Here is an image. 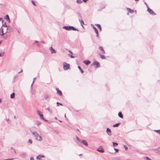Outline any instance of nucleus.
I'll list each match as a JSON object with an SVG mask.
<instances>
[{
    "label": "nucleus",
    "instance_id": "a19ab883",
    "mask_svg": "<svg viewBox=\"0 0 160 160\" xmlns=\"http://www.w3.org/2000/svg\"><path fill=\"white\" fill-rule=\"evenodd\" d=\"M31 92L33 94H35V91H34V90H32V88H31Z\"/></svg>",
    "mask_w": 160,
    "mask_h": 160
},
{
    "label": "nucleus",
    "instance_id": "338daca9",
    "mask_svg": "<svg viewBox=\"0 0 160 160\" xmlns=\"http://www.w3.org/2000/svg\"><path fill=\"white\" fill-rule=\"evenodd\" d=\"M22 70H21V71H20V72H18V73H21V72H22Z\"/></svg>",
    "mask_w": 160,
    "mask_h": 160
},
{
    "label": "nucleus",
    "instance_id": "6e6552de",
    "mask_svg": "<svg viewBox=\"0 0 160 160\" xmlns=\"http://www.w3.org/2000/svg\"><path fill=\"white\" fill-rule=\"evenodd\" d=\"M106 132L108 135L109 136H111L112 135L111 131L109 128H107Z\"/></svg>",
    "mask_w": 160,
    "mask_h": 160
},
{
    "label": "nucleus",
    "instance_id": "5701e85b",
    "mask_svg": "<svg viewBox=\"0 0 160 160\" xmlns=\"http://www.w3.org/2000/svg\"><path fill=\"white\" fill-rule=\"evenodd\" d=\"M78 68L79 69V70H80L81 72L82 73L84 72V71L82 69L81 67L80 66H78Z\"/></svg>",
    "mask_w": 160,
    "mask_h": 160
},
{
    "label": "nucleus",
    "instance_id": "473e14b6",
    "mask_svg": "<svg viewBox=\"0 0 160 160\" xmlns=\"http://www.w3.org/2000/svg\"><path fill=\"white\" fill-rule=\"evenodd\" d=\"M18 76L17 75H15L14 76L13 78V82H14L15 81L16 79L17 78Z\"/></svg>",
    "mask_w": 160,
    "mask_h": 160
},
{
    "label": "nucleus",
    "instance_id": "6ab92c4d",
    "mask_svg": "<svg viewBox=\"0 0 160 160\" xmlns=\"http://www.w3.org/2000/svg\"><path fill=\"white\" fill-rule=\"evenodd\" d=\"M95 25L99 29V30L101 31H102V28L101 26V25L99 24H95Z\"/></svg>",
    "mask_w": 160,
    "mask_h": 160
},
{
    "label": "nucleus",
    "instance_id": "f257e3e1",
    "mask_svg": "<svg viewBox=\"0 0 160 160\" xmlns=\"http://www.w3.org/2000/svg\"><path fill=\"white\" fill-rule=\"evenodd\" d=\"M62 28L63 29H65L67 31H69L71 30H72L73 31H79V30L77 28H76L75 27H74L73 26H64L62 27Z\"/></svg>",
    "mask_w": 160,
    "mask_h": 160
},
{
    "label": "nucleus",
    "instance_id": "79ce46f5",
    "mask_svg": "<svg viewBox=\"0 0 160 160\" xmlns=\"http://www.w3.org/2000/svg\"><path fill=\"white\" fill-rule=\"evenodd\" d=\"M37 113L39 115L42 114L41 112L39 110H38L37 111Z\"/></svg>",
    "mask_w": 160,
    "mask_h": 160
},
{
    "label": "nucleus",
    "instance_id": "f3484780",
    "mask_svg": "<svg viewBox=\"0 0 160 160\" xmlns=\"http://www.w3.org/2000/svg\"><path fill=\"white\" fill-rule=\"evenodd\" d=\"M118 116L121 118H123V115L121 112H119L118 113Z\"/></svg>",
    "mask_w": 160,
    "mask_h": 160
},
{
    "label": "nucleus",
    "instance_id": "3c124183",
    "mask_svg": "<svg viewBox=\"0 0 160 160\" xmlns=\"http://www.w3.org/2000/svg\"><path fill=\"white\" fill-rule=\"evenodd\" d=\"M2 21V23H3V22H4V20H3L2 18H0V21Z\"/></svg>",
    "mask_w": 160,
    "mask_h": 160
},
{
    "label": "nucleus",
    "instance_id": "9d476101",
    "mask_svg": "<svg viewBox=\"0 0 160 160\" xmlns=\"http://www.w3.org/2000/svg\"><path fill=\"white\" fill-rule=\"evenodd\" d=\"M45 156L43 155L39 154L38 156H37L36 157V159L37 160H42V159H41V158H44Z\"/></svg>",
    "mask_w": 160,
    "mask_h": 160
},
{
    "label": "nucleus",
    "instance_id": "13d9d810",
    "mask_svg": "<svg viewBox=\"0 0 160 160\" xmlns=\"http://www.w3.org/2000/svg\"><path fill=\"white\" fill-rule=\"evenodd\" d=\"M88 0H82V1H83V2H87V1H88Z\"/></svg>",
    "mask_w": 160,
    "mask_h": 160
},
{
    "label": "nucleus",
    "instance_id": "052dcab7",
    "mask_svg": "<svg viewBox=\"0 0 160 160\" xmlns=\"http://www.w3.org/2000/svg\"><path fill=\"white\" fill-rule=\"evenodd\" d=\"M102 52V53L103 54H105V51H104V50H103Z\"/></svg>",
    "mask_w": 160,
    "mask_h": 160
},
{
    "label": "nucleus",
    "instance_id": "58836bf2",
    "mask_svg": "<svg viewBox=\"0 0 160 160\" xmlns=\"http://www.w3.org/2000/svg\"><path fill=\"white\" fill-rule=\"evenodd\" d=\"M153 150H157L158 152H160V147L158 148L157 149H153Z\"/></svg>",
    "mask_w": 160,
    "mask_h": 160
},
{
    "label": "nucleus",
    "instance_id": "c9c22d12",
    "mask_svg": "<svg viewBox=\"0 0 160 160\" xmlns=\"http://www.w3.org/2000/svg\"><path fill=\"white\" fill-rule=\"evenodd\" d=\"M36 124L38 125H39L41 124V122L39 121H36Z\"/></svg>",
    "mask_w": 160,
    "mask_h": 160
},
{
    "label": "nucleus",
    "instance_id": "7ed1b4c3",
    "mask_svg": "<svg viewBox=\"0 0 160 160\" xmlns=\"http://www.w3.org/2000/svg\"><path fill=\"white\" fill-rule=\"evenodd\" d=\"M147 11L151 15H156V14L152 9H150L148 6H147Z\"/></svg>",
    "mask_w": 160,
    "mask_h": 160
},
{
    "label": "nucleus",
    "instance_id": "69168bd1",
    "mask_svg": "<svg viewBox=\"0 0 160 160\" xmlns=\"http://www.w3.org/2000/svg\"><path fill=\"white\" fill-rule=\"evenodd\" d=\"M2 40L0 41V45L2 43Z\"/></svg>",
    "mask_w": 160,
    "mask_h": 160
},
{
    "label": "nucleus",
    "instance_id": "f704fd0d",
    "mask_svg": "<svg viewBox=\"0 0 160 160\" xmlns=\"http://www.w3.org/2000/svg\"><path fill=\"white\" fill-rule=\"evenodd\" d=\"M57 106H59V105H61V106L63 105V104L62 103H60L58 102H57Z\"/></svg>",
    "mask_w": 160,
    "mask_h": 160
},
{
    "label": "nucleus",
    "instance_id": "f8f14e48",
    "mask_svg": "<svg viewBox=\"0 0 160 160\" xmlns=\"http://www.w3.org/2000/svg\"><path fill=\"white\" fill-rule=\"evenodd\" d=\"M26 155V153L24 152H20L19 153V156L22 157H24Z\"/></svg>",
    "mask_w": 160,
    "mask_h": 160
},
{
    "label": "nucleus",
    "instance_id": "cd10ccee",
    "mask_svg": "<svg viewBox=\"0 0 160 160\" xmlns=\"http://www.w3.org/2000/svg\"><path fill=\"white\" fill-rule=\"evenodd\" d=\"M36 79V77L34 78L33 79V81L31 84V88H32V87L33 85V83H34V81Z\"/></svg>",
    "mask_w": 160,
    "mask_h": 160
},
{
    "label": "nucleus",
    "instance_id": "ddd939ff",
    "mask_svg": "<svg viewBox=\"0 0 160 160\" xmlns=\"http://www.w3.org/2000/svg\"><path fill=\"white\" fill-rule=\"evenodd\" d=\"M81 143L83 144L84 145L86 146H88V143L87 141L85 140H82Z\"/></svg>",
    "mask_w": 160,
    "mask_h": 160
},
{
    "label": "nucleus",
    "instance_id": "864d4df0",
    "mask_svg": "<svg viewBox=\"0 0 160 160\" xmlns=\"http://www.w3.org/2000/svg\"><path fill=\"white\" fill-rule=\"evenodd\" d=\"M124 147L125 149V150H127L128 149V148L127 146H124Z\"/></svg>",
    "mask_w": 160,
    "mask_h": 160
},
{
    "label": "nucleus",
    "instance_id": "0eeeda50",
    "mask_svg": "<svg viewBox=\"0 0 160 160\" xmlns=\"http://www.w3.org/2000/svg\"><path fill=\"white\" fill-rule=\"evenodd\" d=\"M56 90L57 91V94L59 96H61L62 95V91L58 88H56Z\"/></svg>",
    "mask_w": 160,
    "mask_h": 160
},
{
    "label": "nucleus",
    "instance_id": "a878e982",
    "mask_svg": "<svg viewBox=\"0 0 160 160\" xmlns=\"http://www.w3.org/2000/svg\"><path fill=\"white\" fill-rule=\"evenodd\" d=\"M99 55H100V56L101 58L102 59H106L105 56L104 55H102V54H99Z\"/></svg>",
    "mask_w": 160,
    "mask_h": 160
},
{
    "label": "nucleus",
    "instance_id": "aec40b11",
    "mask_svg": "<svg viewBox=\"0 0 160 160\" xmlns=\"http://www.w3.org/2000/svg\"><path fill=\"white\" fill-rule=\"evenodd\" d=\"M121 124V123L120 122L117 123L113 125V127H118Z\"/></svg>",
    "mask_w": 160,
    "mask_h": 160
},
{
    "label": "nucleus",
    "instance_id": "37998d69",
    "mask_svg": "<svg viewBox=\"0 0 160 160\" xmlns=\"http://www.w3.org/2000/svg\"><path fill=\"white\" fill-rule=\"evenodd\" d=\"M31 2H32V4H33V5H34V6H36V5L35 4V2L34 1L32 0Z\"/></svg>",
    "mask_w": 160,
    "mask_h": 160
},
{
    "label": "nucleus",
    "instance_id": "2f4dec72",
    "mask_svg": "<svg viewBox=\"0 0 160 160\" xmlns=\"http://www.w3.org/2000/svg\"><path fill=\"white\" fill-rule=\"evenodd\" d=\"M154 131L157 132L159 134H160V129L157 130H154Z\"/></svg>",
    "mask_w": 160,
    "mask_h": 160
},
{
    "label": "nucleus",
    "instance_id": "4be33fe9",
    "mask_svg": "<svg viewBox=\"0 0 160 160\" xmlns=\"http://www.w3.org/2000/svg\"><path fill=\"white\" fill-rule=\"evenodd\" d=\"M76 13L78 15V16L79 18H82V17L81 15V14L78 12H76Z\"/></svg>",
    "mask_w": 160,
    "mask_h": 160
},
{
    "label": "nucleus",
    "instance_id": "bb28decb",
    "mask_svg": "<svg viewBox=\"0 0 160 160\" xmlns=\"http://www.w3.org/2000/svg\"><path fill=\"white\" fill-rule=\"evenodd\" d=\"M9 26H8L7 24H6V22H5L4 23H2V27H8Z\"/></svg>",
    "mask_w": 160,
    "mask_h": 160
},
{
    "label": "nucleus",
    "instance_id": "72a5a7b5",
    "mask_svg": "<svg viewBox=\"0 0 160 160\" xmlns=\"http://www.w3.org/2000/svg\"><path fill=\"white\" fill-rule=\"evenodd\" d=\"M76 139L77 140L80 142H81L82 140L80 138H79L77 136H76Z\"/></svg>",
    "mask_w": 160,
    "mask_h": 160
},
{
    "label": "nucleus",
    "instance_id": "dca6fc26",
    "mask_svg": "<svg viewBox=\"0 0 160 160\" xmlns=\"http://www.w3.org/2000/svg\"><path fill=\"white\" fill-rule=\"evenodd\" d=\"M126 9L130 13H133L134 12V11L132 9H131V8H127Z\"/></svg>",
    "mask_w": 160,
    "mask_h": 160
},
{
    "label": "nucleus",
    "instance_id": "f03ea898",
    "mask_svg": "<svg viewBox=\"0 0 160 160\" xmlns=\"http://www.w3.org/2000/svg\"><path fill=\"white\" fill-rule=\"evenodd\" d=\"M70 68V65L69 64L66 62H64L63 64V68L64 70H67L68 69Z\"/></svg>",
    "mask_w": 160,
    "mask_h": 160
},
{
    "label": "nucleus",
    "instance_id": "423d86ee",
    "mask_svg": "<svg viewBox=\"0 0 160 160\" xmlns=\"http://www.w3.org/2000/svg\"><path fill=\"white\" fill-rule=\"evenodd\" d=\"M97 151L101 153H103L104 152V150L102 147L101 146L97 149Z\"/></svg>",
    "mask_w": 160,
    "mask_h": 160
},
{
    "label": "nucleus",
    "instance_id": "de8ad7c7",
    "mask_svg": "<svg viewBox=\"0 0 160 160\" xmlns=\"http://www.w3.org/2000/svg\"><path fill=\"white\" fill-rule=\"evenodd\" d=\"M96 33V37L97 38H99V35L98 32H97Z\"/></svg>",
    "mask_w": 160,
    "mask_h": 160
},
{
    "label": "nucleus",
    "instance_id": "a211bd4d",
    "mask_svg": "<svg viewBox=\"0 0 160 160\" xmlns=\"http://www.w3.org/2000/svg\"><path fill=\"white\" fill-rule=\"evenodd\" d=\"M79 21H80L81 24V26L83 28V25L84 24V22L83 20L82 19H80L79 18Z\"/></svg>",
    "mask_w": 160,
    "mask_h": 160
},
{
    "label": "nucleus",
    "instance_id": "bf43d9fd",
    "mask_svg": "<svg viewBox=\"0 0 160 160\" xmlns=\"http://www.w3.org/2000/svg\"><path fill=\"white\" fill-rule=\"evenodd\" d=\"M40 42H41V43H43V44H45V42H44V41H41Z\"/></svg>",
    "mask_w": 160,
    "mask_h": 160
},
{
    "label": "nucleus",
    "instance_id": "2eb2a0df",
    "mask_svg": "<svg viewBox=\"0 0 160 160\" xmlns=\"http://www.w3.org/2000/svg\"><path fill=\"white\" fill-rule=\"evenodd\" d=\"M83 63L86 65H88L91 63V61L88 60H86L83 61Z\"/></svg>",
    "mask_w": 160,
    "mask_h": 160
},
{
    "label": "nucleus",
    "instance_id": "680f3d73",
    "mask_svg": "<svg viewBox=\"0 0 160 160\" xmlns=\"http://www.w3.org/2000/svg\"><path fill=\"white\" fill-rule=\"evenodd\" d=\"M42 120H44V121H45V122H47L48 121V120L46 119H45L44 118V119H42Z\"/></svg>",
    "mask_w": 160,
    "mask_h": 160
},
{
    "label": "nucleus",
    "instance_id": "1a4fd4ad",
    "mask_svg": "<svg viewBox=\"0 0 160 160\" xmlns=\"http://www.w3.org/2000/svg\"><path fill=\"white\" fill-rule=\"evenodd\" d=\"M36 139L38 141H42V137L38 134V135L36 136Z\"/></svg>",
    "mask_w": 160,
    "mask_h": 160
},
{
    "label": "nucleus",
    "instance_id": "774afa93",
    "mask_svg": "<svg viewBox=\"0 0 160 160\" xmlns=\"http://www.w3.org/2000/svg\"><path fill=\"white\" fill-rule=\"evenodd\" d=\"M13 150H14V151L15 153H16V150L14 149H13Z\"/></svg>",
    "mask_w": 160,
    "mask_h": 160
},
{
    "label": "nucleus",
    "instance_id": "603ef678",
    "mask_svg": "<svg viewBox=\"0 0 160 160\" xmlns=\"http://www.w3.org/2000/svg\"><path fill=\"white\" fill-rule=\"evenodd\" d=\"M14 159V158H12L11 159H4L3 160H12Z\"/></svg>",
    "mask_w": 160,
    "mask_h": 160
},
{
    "label": "nucleus",
    "instance_id": "4d7b16f0",
    "mask_svg": "<svg viewBox=\"0 0 160 160\" xmlns=\"http://www.w3.org/2000/svg\"><path fill=\"white\" fill-rule=\"evenodd\" d=\"M30 160H34L33 157H31L30 158Z\"/></svg>",
    "mask_w": 160,
    "mask_h": 160
},
{
    "label": "nucleus",
    "instance_id": "393cba45",
    "mask_svg": "<svg viewBox=\"0 0 160 160\" xmlns=\"http://www.w3.org/2000/svg\"><path fill=\"white\" fill-rule=\"evenodd\" d=\"M4 19H6V20H9L10 18L8 15V14L6 15L4 17Z\"/></svg>",
    "mask_w": 160,
    "mask_h": 160
},
{
    "label": "nucleus",
    "instance_id": "9b49d317",
    "mask_svg": "<svg viewBox=\"0 0 160 160\" xmlns=\"http://www.w3.org/2000/svg\"><path fill=\"white\" fill-rule=\"evenodd\" d=\"M0 35L1 36H4L6 33H3V28L1 27L0 28Z\"/></svg>",
    "mask_w": 160,
    "mask_h": 160
},
{
    "label": "nucleus",
    "instance_id": "39448f33",
    "mask_svg": "<svg viewBox=\"0 0 160 160\" xmlns=\"http://www.w3.org/2000/svg\"><path fill=\"white\" fill-rule=\"evenodd\" d=\"M13 31V28L11 26H9L8 27H7V31L5 33H10L11 32H12Z\"/></svg>",
    "mask_w": 160,
    "mask_h": 160
},
{
    "label": "nucleus",
    "instance_id": "5fc2aeb1",
    "mask_svg": "<svg viewBox=\"0 0 160 160\" xmlns=\"http://www.w3.org/2000/svg\"><path fill=\"white\" fill-rule=\"evenodd\" d=\"M69 57L71 58H74L75 57V56L72 55H70V56H69Z\"/></svg>",
    "mask_w": 160,
    "mask_h": 160
},
{
    "label": "nucleus",
    "instance_id": "4468645a",
    "mask_svg": "<svg viewBox=\"0 0 160 160\" xmlns=\"http://www.w3.org/2000/svg\"><path fill=\"white\" fill-rule=\"evenodd\" d=\"M49 49L50 50L51 53H55L56 52L55 49L53 48L52 46L49 48Z\"/></svg>",
    "mask_w": 160,
    "mask_h": 160
},
{
    "label": "nucleus",
    "instance_id": "e433bc0d",
    "mask_svg": "<svg viewBox=\"0 0 160 160\" xmlns=\"http://www.w3.org/2000/svg\"><path fill=\"white\" fill-rule=\"evenodd\" d=\"M40 118L42 119H42H44V117H43V114H40Z\"/></svg>",
    "mask_w": 160,
    "mask_h": 160
},
{
    "label": "nucleus",
    "instance_id": "0e129e2a",
    "mask_svg": "<svg viewBox=\"0 0 160 160\" xmlns=\"http://www.w3.org/2000/svg\"><path fill=\"white\" fill-rule=\"evenodd\" d=\"M69 52L71 54H73V53H72V52L71 51H69Z\"/></svg>",
    "mask_w": 160,
    "mask_h": 160
},
{
    "label": "nucleus",
    "instance_id": "7c9ffc66",
    "mask_svg": "<svg viewBox=\"0 0 160 160\" xmlns=\"http://www.w3.org/2000/svg\"><path fill=\"white\" fill-rule=\"evenodd\" d=\"M32 134L35 137H36V136L38 135V133H37L36 132H32Z\"/></svg>",
    "mask_w": 160,
    "mask_h": 160
},
{
    "label": "nucleus",
    "instance_id": "49530a36",
    "mask_svg": "<svg viewBox=\"0 0 160 160\" xmlns=\"http://www.w3.org/2000/svg\"><path fill=\"white\" fill-rule=\"evenodd\" d=\"M4 54V52H0V57L3 56Z\"/></svg>",
    "mask_w": 160,
    "mask_h": 160
},
{
    "label": "nucleus",
    "instance_id": "09e8293b",
    "mask_svg": "<svg viewBox=\"0 0 160 160\" xmlns=\"http://www.w3.org/2000/svg\"><path fill=\"white\" fill-rule=\"evenodd\" d=\"M37 46L38 47H40L41 46V45L39 43L37 44Z\"/></svg>",
    "mask_w": 160,
    "mask_h": 160
},
{
    "label": "nucleus",
    "instance_id": "6e6d98bb",
    "mask_svg": "<svg viewBox=\"0 0 160 160\" xmlns=\"http://www.w3.org/2000/svg\"><path fill=\"white\" fill-rule=\"evenodd\" d=\"M39 43V42L38 41L35 40V43H36L37 44Z\"/></svg>",
    "mask_w": 160,
    "mask_h": 160
},
{
    "label": "nucleus",
    "instance_id": "20e7f679",
    "mask_svg": "<svg viewBox=\"0 0 160 160\" xmlns=\"http://www.w3.org/2000/svg\"><path fill=\"white\" fill-rule=\"evenodd\" d=\"M91 66L94 65L95 66V68H98L100 67V65L99 62L95 61L91 65Z\"/></svg>",
    "mask_w": 160,
    "mask_h": 160
},
{
    "label": "nucleus",
    "instance_id": "c85d7f7f",
    "mask_svg": "<svg viewBox=\"0 0 160 160\" xmlns=\"http://www.w3.org/2000/svg\"><path fill=\"white\" fill-rule=\"evenodd\" d=\"M83 1L82 0H77L76 2L77 3L80 4Z\"/></svg>",
    "mask_w": 160,
    "mask_h": 160
},
{
    "label": "nucleus",
    "instance_id": "a18cd8bd",
    "mask_svg": "<svg viewBox=\"0 0 160 160\" xmlns=\"http://www.w3.org/2000/svg\"><path fill=\"white\" fill-rule=\"evenodd\" d=\"M145 158L147 160H152L150 158H149L148 157L146 156L145 157Z\"/></svg>",
    "mask_w": 160,
    "mask_h": 160
},
{
    "label": "nucleus",
    "instance_id": "8fccbe9b",
    "mask_svg": "<svg viewBox=\"0 0 160 160\" xmlns=\"http://www.w3.org/2000/svg\"><path fill=\"white\" fill-rule=\"evenodd\" d=\"M114 149L116 151V152H118V151L119 150L118 149H117V148H114Z\"/></svg>",
    "mask_w": 160,
    "mask_h": 160
},
{
    "label": "nucleus",
    "instance_id": "c03bdc74",
    "mask_svg": "<svg viewBox=\"0 0 160 160\" xmlns=\"http://www.w3.org/2000/svg\"><path fill=\"white\" fill-rule=\"evenodd\" d=\"M28 142L30 144H32V139H29L28 140Z\"/></svg>",
    "mask_w": 160,
    "mask_h": 160
},
{
    "label": "nucleus",
    "instance_id": "4c0bfd02",
    "mask_svg": "<svg viewBox=\"0 0 160 160\" xmlns=\"http://www.w3.org/2000/svg\"><path fill=\"white\" fill-rule=\"evenodd\" d=\"M47 109L48 110V111L50 112L51 113H52V110L51 109H50V107H48V108H47Z\"/></svg>",
    "mask_w": 160,
    "mask_h": 160
},
{
    "label": "nucleus",
    "instance_id": "ea45409f",
    "mask_svg": "<svg viewBox=\"0 0 160 160\" xmlns=\"http://www.w3.org/2000/svg\"><path fill=\"white\" fill-rule=\"evenodd\" d=\"M98 48L100 50H101L102 51L104 50L103 48L101 46L99 47H98Z\"/></svg>",
    "mask_w": 160,
    "mask_h": 160
},
{
    "label": "nucleus",
    "instance_id": "e2e57ef3",
    "mask_svg": "<svg viewBox=\"0 0 160 160\" xmlns=\"http://www.w3.org/2000/svg\"><path fill=\"white\" fill-rule=\"evenodd\" d=\"M7 21H8V22L9 23H10V19H9V20H7Z\"/></svg>",
    "mask_w": 160,
    "mask_h": 160
},
{
    "label": "nucleus",
    "instance_id": "412c9836",
    "mask_svg": "<svg viewBox=\"0 0 160 160\" xmlns=\"http://www.w3.org/2000/svg\"><path fill=\"white\" fill-rule=\"evenodd\" d=\"M91 25L92 26V28L94 30L95 32L96 33L97 32H98V29H97V28L93 24H91Z\"/></svg>",
    "mask_w": 160,
    "mask_h": 160
},
{
    "label": "nucleus",
    "instance_id": "c756f323",
    "mask_svg": "<svg viewBox=\"0 0 160 160\" xmlns=\"http://www.w3.org/2000/svg\"><path fill=\"white\" fill-rule=\"evenodd\" d=\"M113 145L114 147H116L118 145V144L116 142H112Z\"/></svg>",
    "mask_w": 160,
    "mask_h": 160
},
{
    "label": "nucleus",
    "instance_id": "b1692460",
    "mask_svg": "<svg viewBox=\"0 0 160 160\" xmlns=\"http://www.w3.org/2000/svg\"><path fill=\"white\" fill-rule=\"evenodd\" d=\"M15 95V93L14 92L12 93L10 95V98L12 99H13L14 98Z\"/></svg>",
    "mask_w": 160,
    "mask_h": 160
}]
</instances>
